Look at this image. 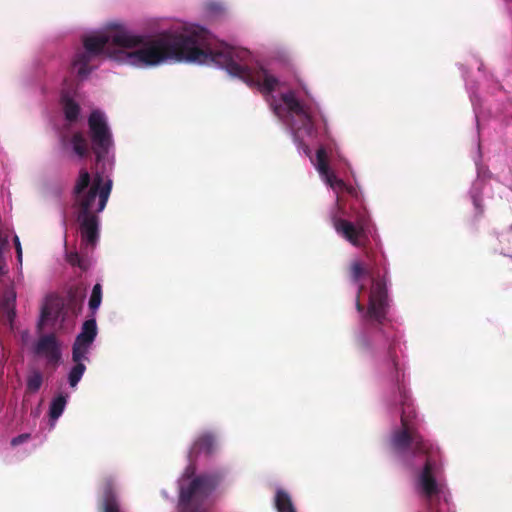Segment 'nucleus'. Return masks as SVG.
<instances>
[{
    "mask_svg": "<svg viewBox=\"0 0 512 512\" xmlns=\"http://www.w3.org/2000/svg\"><path fill=\"white\" fill-rule=\"evenodd\" d=\"M71 357L74 365L68 371L67 380L71 388H76L86 371L85 361H89V356L82 355L75 359L74 352H72Z\"/></svg>",
    "mask_w": 512,
    "mask_h": 512,
    "instance_id": "ddd939ff",
    "label": "nucleus"
},
{
    "mask_svg": "<svg viewBox=\"0 0 512 512\" xmlns=\"http://www.w3.org/2000/svg\"><path fill=\"white\" fill-rule=\"evenodd\" d=\"M497 240L501 247L495 248V252H498L504 256H510V252L512 251V235L510 232L501 233L497 236Z\"/></svg>",
    "mask_w": 512,
    "mask_h": 512,
    "instance_id": "f3484780",
    "label": "nucleus"
},
{
    "mask_svg": "<svg viewBox=\"0 0 512 512\" xmlns=\"http://www.w3.org/2000/svg\"><path fill=\"white\" fill-rule=\"evenodd\" d=\"M13 243L16 250L17 270L19 273H22L23 251L20 239L16 234L13 236Z\"/></svg>",
    "mask_w": 512,
    "mask_h": 512,
    "instance_id": "aec40b11",
    "label": "nucleus"
},
{
    "mask_svg": "<svg viewBox=\"0 0 512 512\" xmlns=\"http://www.w3.org/2000/svg\"><path fill=\"white\" fill-rule=\"evenodd\" d=\"M68 399L69 396L63 393H59L51 399L48 409L49 425L51 429L55 427L58 419L62 416Z\"/></svg>",
    "mask_w": 512,
    "mask_h": 512,
    "instance_id": "f8f14e48",
    "label": "nucleus"
},
{
    "mask_svg": "<svg viewBox=\"0 0 512 512\" xmlns=\"http://www.w3.org/2000/svg\"><path fill=\"white\" fill-rule=\"evenodd\" d=\"M88 132L91 146L81 131L59 132V144L62 152L72 160L82 161L90 150L95 155L96 171L93 177L86 169H81L73 188V206L82 244L93 249L99 240V214L105 209L112 191L115 145L108 118L100 109H94L89 114Z\"/></svg>",
    "mask_w": 512,
    "mask_h": 512,
    "instance_id": "7ed1b4c3",
    "label": "nucleus"
},
{
    "mask_svg": "<svg viewBox=\"0 0 512 512\" xmlns=\"http://www.w3.org/2000/svg\"><path fill=\"white\" fill-rule=\"evenodd\" d=\"M277 512H296L290 494L282 488H278L274 497Z\"/></svg>",
    "mask_w": 512,
    "mask_h": 512,
    "instance_id": "4468645a",
    "label": "nucleus"
},
{
    "mask_svg": "<svg viewBox=\"0 0 512 512\" xmlns=\"http://www.w3.org/2000/svg\"><path fill=\"white\" fill-rule=\"evenodd\" d=\"M62 225H63L64 229L66 230L67 219H66L65 213L63 214V217H62Z\"/></svg>",
    "mask_w": 512,
    "mask_h": 512,
    "instance_id": "b1692460",
    "label": "nucleus"
},
{
    "mask_svg": "<svg viewBox=\"0 0 512 512\" xmlns=\"http://www.w3.org/2000/svg\"><path fill=\"white\" fill-rule=\"evenodd\" d=\"M102 303V285L100 283H96L91 291L90 298L88 301V307L91 312V316L96 315L97 310L99 309Z\"/></svg>",
    "mask_w": 512,
    "mask_h": 512,
    "instance_id": "dca6fc26",
    "label": "nucleus"
},
{
    "mask_svg": "<svg viewBox=\"0 0 512 512\" xmlns=\"http://www.w3.org/2000/svg\"><path fill=\"white\" fill-rule=\"evenodd\" d=\"M467 89H468L470 100H471V103L473 106L476 123H477V126L479 127L480 120L483 116L480 99L478 98L476 92L473 90L472 87L467 86Z\"/></svg>",
    "mask_w": 512,
    "mask_h": 512,
    "instance_id": "6ab92c4d",
    "label": "nucleus"
},
{
    "mask_svg": "<svg viewBox=\"0 0 512 512\" xmlns=\"http://www.w3.org/2000/svg\"><path fill=\"white\" fill-rule=\"evenodd\" d=\"M60 104L64 119L69 125H74L81 119V107L77 87L63 88L61 91Z\"/></svg>",
    "mask_w": 512,
    "mask_h": 512,
    "instance_id": "6e6552de",
    "label": "nucleus"
},
{
    "mask_svg": "<svg viewBox=\"0 0 512 512\" xmlns=\"http://www.w3.org/2000/svg\"><path fill=\"white\" fill-rule=\"evenodd\" d=\"M42 383H43V375L40 371L33 370V371L29 372V374L27 376V380H26V386L30 392H32V393L37 392L41 388Z\"/></svg>",
    "mask_w": 512,
    "mask_h": 512,
    "instance_id": "a211bd4d",
    "label": "nucleus"
},
{
    "mask_svg": "<svg viewBox=\"0 0 512 512\" xmlns=\"http://www.w3.org/2000/svg\"><path fill=\"white\" fill-rule=\"evenodd\" d=\"M478 158L475 159V165L477 169V178L473 182L471 189L469 191V196L472 200V203L475 208L476 214H482L483 213V206H482V198H481V192L484 186V180L481 177V170H480V145L478 144Z\"/></svg>",
    "mask_w": 512,
    "mask_h": 512,
    "instance_id": "9d476101",
    "label": "nucleus"
},
{
    "mask_svg": "<svg viewBox=\"0 0 512 512\" xmlns=\"http://www.w3.org/2000/svg\"><path fill=\"white\" fill-rule=\"evenodd\" d=\"M269 107L290 135L298 152L308 157L321 180L335 194V203L330 208L329 217L336 233L353 246H360L368 226V216L348 205L347 197L360 201L361 191L345 183L332 171L327 150L320 146L313 156L308 141L317 136L316 117L319 104L307 86L292 88L267 98Z\"/></svg>",
    "mask_w": 512,
    "mask_h": 512,
    "instance_id": "f03ea898",
    "label": "nucleus"
},
{
    "mask_svg": "<svg viewBox=\"0 0 512 512\" xmlns=\"http://www.w3.org/2000/svg\"><path fill=\"white\" fill-rule=\"evenodd\" d=\"M227 10L223 0H203L200 4V12L203 18L214 20L222 17Z\"/></svg>",
    "mask_w": 512,
    "mask_h": 512,
    "instance_id": "9b49d317",
    "label": "nucleus"
},
{
    "mask_svg": "<svg viewBox=\"0 0 512 512\" xmlns=\"http://www.w3.org/2000/svg\"><path fill=\"white\" fill-rule=\"evenodd\" d=\"M194 468L189 467L183 478L178 480L179 488V512H210L204 502L215 492L228 474L225 467L212 472L198 475L190 479V472ZM103 512H124L117 495V484L114 479H108L103 490L101 503Z\"/></svg>",
    "mask_w": 512,
    "mask_h": 512,
    "instance_id": "20e7f679",
    "label": "nucleus"
},
{
    "mask_svg": "<svg viewBox=\"0 0 512 512\" xmlns=\"http://www.w3.org/2000/svg\"><path fill=\"white\" fill-rule=\"evenodd\" d=\"M15 301H16V294L12 290H10V291L5 292V294L3 296V300L1 302V309H2L3 313L6 315V318L9 322L10 326H12L14 318L16 316Z\"/></svg>",
    "mask_w": 512,
    "mask_h": 512,
    "instance_id": "2eb2a0df",
    "label": "nucleus"
},
{
    "mask_svg": "<svg viewBox=\"0 0 512 512\" xmlns=\"http://www.w3.org/2000/svg\"><path fill=\"white\" fill-rule=\"evenodd\" d=\"M65 319L63 304L58 300L46 299L41 307L40 317L37 321V330L42 331L48 321L56 322Z\"/></svg>",
    "mask_w": 512,
    "mask_h": 512,
    "instance_id": "1a4fd4ad",
    "label": "nucleus"
},
{
    "mask_svg": "<svg viewBox=\"0 0 512 512\" xmlns=\"http://www.w3.org/2000/svg\"><path fill=\"white\" fill-rule=\"evenodd\" d=\"M8 245V237L0 234V275L5 273L6 263L3 256V251Z\"/></svg>",
    "mask_w": 512,
    "mask_h": 512,
    "instance_id": "412c9836",
    "label": "nucleus"
},
{
    "mask_svg": "<svg viewBox=\"0 0 512 512\" xmlns=\"http://www.w3.org/2000/svg\"><path fill=\"white\" fill-rule=\"evenodd\" d=\"M32 352L45 358L48 364H58L62 358L61 342L53 333L43 334L34 342Z\"/></svg>",
    "mask_w": 512,
    "mask_h": 512,
    "instance_id": "423d86ee",
    "label": "nucleus"
},
{
    "mask_svg": "<svg viewBox=\"0 0 512 512\" xmlns=\"http://www.w3.org/2000/svg\"><path fill=\"white\" fill-rule=\"evenodd\" d=\"M220 448V436L218 432L205 429L200 431L193 439L187 450V458L189 460V465L185 469L183 475L180 478H183L187 469L189 467L194 468L193 473L190 472V479L195 478L196 467L193 464V461L200 455L204 454L206 456H211L216 453Z\"/></svg>",
    "mask_w": 512,
    "mask_h": 512,
    "instance_id": "39448f33",
    "label": "nucleus"
},
{
    "mask_svg": "<svg viewBox=\"0 0 512 512\" xmlns=\"http://www.w3.org/2000/svg\"><path fill=\"white\" fill-rule=\"evenodd\" d=\"M161 494H162V496H163L164 498H168V495H167V493H166V491H165V490H162V491H161Z\"/></svg>",
    "mask_w": 512,
    "mask_h": 512,
    "instance_id": "393cba45",
    "label": "nucleus"
},
{
    "mask_svg": "<svg viewBox=\"0 0 512 512\" xmlns=\"http://www.w3.org/2000/svg\"><path fill=\"white\" fill-rule=\"evenodd\" d=\"M29 338V331L28 330H24L21 332V339L23 342H26Z\"/></svg>",
    "mask_w": 512,
    "mask_h": 512,
    "instance_id": "5701e85b",
    "label": "nucleus"
},
{
    "mask_svg": "<svg viewBox=\"0 0 512 512\" xmlns=\"http://www.w3.org/2000/svg\"><path fill=\"white\" fill-rule=\"evenodd\" d=\"M119 65L137 69L166 63L185 62L224 69L264 94L279 86L270 73L248 49L219 40L209 29L197 23H175L152 34L137 33L121 20L106 21L101 29L84 34L71 68L78 77L87 78L101 57Z\"/></svg>",
    "mask_w": 512,
    "mask_h": 512,
    "instance_id": "f257e3e1",
    "label": "nucleus"
},
{
    "mask_svg": "<svg viewBox=\"0 0 512 512\" xmlns=\"http://www.w3.org/2000/svg\"><path fill=\"white\" fill-rule=\"evenodd\" d=\"M97 334L98 328L96 318L94 316H90V318L83 322L81 330L73 342L72 352H74L75 359L82 355L89 356Z\"/></svg>",
    "mask_w": 512,
    "mask_h": 512,
    "instance_id": "0eeeda50",
    "label": "nucleus"
},
{
    "mask_svg": "<svg viewBox=\"0 0 512 512\" xmlns=\"http://www.w3.org/2000/svg\"><path fill=\"white\" fill-rule=\"evenodd\" d=\"M30 439H31L30 433H23V434H20L16 437L12 438L10 444L12 447H17L21 444L28 442Z\"/></svg>",
    "mask_w": 512,
    "mask_h": 512,
    "instance_id": "4be33fe9",
    "label": "nucleus"
}]
</instances>
